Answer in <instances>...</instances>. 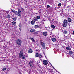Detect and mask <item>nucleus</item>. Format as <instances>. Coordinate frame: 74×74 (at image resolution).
<instances>
[{
  "label": "nucleus",
  "instance_id": "obj_1",
  "mask_svg": "<svg viewBox=\"0 0 74 74\" xmlns=\"http://www.w3.org/2000/svg\"><path fill=\"white\" fill-rule=\"evenodd\" d=\"M12 12L14 13L16 15H17L18 16H20V17H21V12L20 9H18V11H15L14 10H12Z\"/></svg>",
  "mask_w": 74,
  "mask_h": 74
},
{
  "label": "nucleus",
  "instance_id": "obj_2",
  "mask_svg": "<svg viewBox=\"0 0 74 74\" xmlns=\"http://www.w3.org/2000/svg\"><path fill=\"white\" fill-rule=\"evenodd\" d=\"M67 20L66 19L64 20L63 21V27H67Z\"/></svg>",
  "mask_w": 74,
  "mask_h": 74
},
{
  "label": "nucleus",
  "instance_id": "obj_3",
  "mask_svg": "<svg viewBox=\"0 0 74 74\" xmlns=\"http://www.w3.org/2000/svg\"><path fill=\"white\" fill-rule=\"evenodd\" d=\"M16 42L17 43V44L19 45L18 47H19L21 46V45L22 44V41L21 40L18 39L17 40Z\"/></svg>",
  "mask_w": 74,
  "mask_h": 74
},
{
  "label": "nucleus",
  "instance_id": "obj_4",
  "mask_svg": "<svg viewBox=\"0 0 74 74\" xmlns=\"http://www.w3.org/2000/svg\"><path fill=\"white\" fill-rule=\"evenodd\" d=\"M23 50L22 49L21 50L19 54V58H21L22 56H23Z\"/></svg>",
  "mask_w": 74,
  "mask_h": 74
},
{
  "label": "nucleus",
  "instance_id": "obj_5",
  "mask_svg": "<svg viewBox=\"0 0 74 74\" xmlns=\"http://www.w3.org/2000/svg\"><path fill=\"white\" fill-rule=\"evenodd\" d=\"M41 44L42 47L43 48V49H45V43L43 42H41Z\"/></svg>",
  "mask_w": 74,
  "mask_h": 74
},
{
  "label": "nucleus",
  "instance_id": "obj_6",
  "mask_svg": "<svg viewBox=\"0 0 74 74\" xmlns=\"http://www.w3.org/2000/svg\"><path fill=\"white\" fill-rule=\"evenodd\" d=\"M43 63L44 65H47L48 62L46 60H43Z\"/></svg>",
  "mask_w": 74,
  "mask_h": 74
},
{
  "label": "nucleus",
  "instance_id": "obj_7",
  "mask_svg": "<svg viewBox=\"0 0 74 74\" xmlns=\"http://www.w3.org/2000/svg\"><path fill=\"white\" fill-rule=\"evenodd\" d=\"M29 64L31 67V68H33V63L32 62L30 61L29 62Z\"/></svg>",
  "mask_w": 74,
  "mask_h": 74
},
{
  "label": "nucleus",
  "instance_id": "obj_8",
  "mask_svg": "<svg viewBox=\"0 0 74 74\" xmlns=\"http://www.w3.org/2000/svg\"><path fill=\"white\" fill-rule=\"evenodd\" d=\"M43 36H47L48 35L47 32H44L43 33Z\"/></svg>",
  "mask_w": 74,
  "mask_h": 74
},
{
  "label": "nucleus",
  "instance_id": "obj_9",
  "mask_svg": "<svg viewBox=\"0 0 74 74\" xmlns=\"http://www.w3.org/2000/svg\"><path fill=\"white\" fill-rule=\"evenodd\" d=\"M66 50H68V51H70L71 50V48H70L69 47H66Z\"/></svg>",
  "mask_w": 74,
  "mask_h": 74
},
{
  "label": "nucleus",
  "instance_id": "obj_10",
  "mask_svg": "<svg viewBox=\"0 0 74 74\" xmlns=\"http://www.w3.org/2000/svg\"><path fill=\"white\" fill-rule=\"evenodd\" d=\"M31 23L32 25H34L35 23V21L33 20L31 21Z\"/></svg>",
  "mask_w": 74,
  "mask_h": 74
},
{
  "label": "nucleus",
  "instance_id": "obj_11",
  "mask_svg": "<svg viewBox=\"0 0 74 74\" xmlns=\"http://www.w3.org/2000/svg\"><path fill=\"white\" fill-rule=\"evenodd\" d=\"M29 39L30 40L31 39V40L33 41V42H36V41H35L34 40V39H33V38H29Z\"/></svg>",
  "mask_w": 74,
  "mask_h": 74
},
{
  "label": "nucleus",
  "instance_id": "obj_12",
  "mask_svg": "<svg viewBox=\"0 0 74 74\" xmlns=\"http://www.w3.org/2000/svg\"><path fill=\"white\" fill-rule=\"evenodd\" d=\"M12 25H13V26H15V25H16V22H15V21H13L12 22Z\"/></svg>",
  "mask_w": 74,
  "mask_h": 74
},
{
  "label": "nucleus",
  "instance_id": "obj_13",
  "mask_svg": "<svg viewBox=\"0 0 74 74\" xmlns=\"http://www.w3.org/2000/svg\"><path fill=\"white\" fill-rule=\"evenodd\" d=\"M33 52V50L32 49H30L28 51V53H32Z\"/></svg>",
  "mask_w": 74,
  "mask_h": 74
},
{
  "label": "nucleus",
  "instance_id": "obj_14",
  "mask_svg": "<svg viewBox=\"0 0 74 74\" xmlns=\"http://www.w3.org/2000/svg\"><path fill=\"white\" fill-rule=\"evenodd\" d=\"M36 31V30L34 29H32L31 30L30 32L31 33H33V32H34Z\"/></svg>",
  "mask_w": 74,
  "mask_h": 74
},
{
  "label": "nucleus",
  "instance_id": "obj_15",
  "mask_svg": "<svg viewBox=\"0 0 74 74\" xmlns=\"http://www.w3.org/2000/svg\"><path fill=\"white\" fill-rule=\"evenodd\" d=\"M39 27V26L38 25H35L34 27V28H35V29H38V28Z\"/></svg>",
  "mask_w": 74,
  "mask_h": 74
},
{
  "label": "nucleus",
  "instance_id": "obj_16",
  "mask_svg": "<svg viewBox=\"0 0 74 74\" xmlns=\"http://www.w3.org/2000/svg\"><path fill=\"white\" fill-rule=\"evenodd\" d=\"M67 21L68 22H71V19L70 18H69L68 19Z\"/></svg>",
  "mask_w": 74,
  "mask_h": 74
},
{
  "label": "nucleus",
  "instance_id": "obj_17",
  "mask_svg": "<svg viewBox=\"0 0 74 74\" xmlns=\"http://www.w3.org/2000/svg\"><path fill=\"white\" fill-rule=\"evenodd\" d=\"M33 20L35 21H37V18L36 17H34L33 18Z\"/></svg>",
  "mask_w": 74,
  "mask_h": 74
},
{
  "label": "nucleus",
  "instance_id": "obj_18",
  "mask_svg": "<svg viewBox=\"0 0 74 74\" xmlns=\"http://www.w3.org/2000/svg\"><path fill=\"white\" fill-rule=\"evenodd\" d=\"M19 27H20L19 30H20V31H21V27H22V25H21V24H19Z\"/></svg>",
  "mask_w": 74,
  "mask_h": 74
},
{
  "label": "nucleus",
  "instance_id": "obj_19",
  "mask_svg": "<svg viewBox=\"0 0 74 74\" xmlns=\"http://www.w3.org/2000/svg\"><path fill=\"white\" fill-rule=\"evenodd\" d=\"M63 33H64V34H67V31L66 30H64L63 31Z\"/></svg>",
  "mask_w": 74,
  "mask_h": 74
},
{
  "label": "nucleus",
  "instance_id": "obj_20",
  "mask_svg": "<svg viewBox=\"0 0 74 74\" xmlns=\"http://www.w3.org/2000/svg\"><path fill=\"white\" fill-rule=\"evenodd\" d=\"M6 18L10 19V18H11V16H10V15H8L6 16Z\"/></svg>",
  "mask_w": 74,
  "mask_h": 74
},
{
  "label": "nucleus",
  "instance_id": "obj_21",
  "mask_svg": "<svg viewBox=\"0 0 74 74\" xmlns=\"http://www.w3.org/2000/svg\"><path fill=\"white\" fill-rule=\"evenodd\" d=\"M73 51H71L69 52V53L70 55H73Z\"/></svg>",
  "mask_w": 74,
  "mask_h": 74
},
{
  "label": "nucleus",
  "instance_id": "obj_22",
  "mask_svg": "<svg viewBox=\"0 0 74 74\" xmlns=\"http://www.w3.org/2000/svg\"><path fill=\"white\" fill-rule=\"evenodd\" d=\"M51 27H52V29H55V27L54 26V25H51Z\"/></svg>",
  "mask_w": 74,
  "mask_h": 74
},
{
  "label": "nucleus",
  "instance_id": "obj_23",
  "mask_svg": "<svg viewBox=\"0 0 74 74\" xmlns=\"http://www.w3.org/2000/svg\"><path fill=\"white\" fill-rule=\"evenodd\" d=\"M16 19H17V18H16V17H15L13 18V20L14 21H16Z\"/></svg>",
  "mask_w": 74,
  "mask_h": 74
},
{
  "label": "nucleus",
  "instance_id": "obj_24",
  "mask_svg": "<svg viewBox=\"0 0 74 74\" xmlns=\"http://www.w3.org/2000/svg\"><path fill=\"white\" fill-rule=\"evenodd\" d=\"M40 18H41V17H40V16H37V19H40Z\"/></svg>",
  "mask_w": 74,
  "mask_h": 74
},
{
  "label": "nucleus",
  "instance_id": "obj_25",
  "mask_svg": "<svg viewBox=\"0 0 74 74\" xmlns=\"http://www.w3.org/2000/svg\"><path fill=\"white\" fill-rule=\"evenodd\" d=\"M21 59H25V56H23L21 57Z\"/></svg>",
  "mask_w": 74,
  "mask_h": 74
},
{
  "label": "nucleus",
  "instance_id": "obj_26",
  "mask_svg": "<svg viewBox=\"0 0 74 74\" xmlns=\"http://www.w3.org/2000/svg\"><path fill=\"white\" fill-rule=\"evenodd\" d=\"M38 56L40 58H42V56L41 54H39Z\"/></svg>",
  "mask_w": 74,
  "mask_h": 74
},
{
  "label": "nucleus",
  "instance_id": "obj_27",
  "mask_svg": "<svg viewBox=\"0 0 74 74\" xmlns=\"http://www.w3.org/2000/svg\"><path fill=\"white\" fill-rule=\"evenodd\" d=\"M56 38H53L52 39V41H56Z\"/></svg>",
  "mask_w": 74,
  "mask_h": 74
},
{
  "label": "nucleus",
  "instance_id": "obj_28",
  "mask_svg": "<svg viewBox=\"0 0 74 74\" xmlns=\"http://www.w3.org/2000/svg\"><path fill=\"white\" fill-rule=\"evenodd\" d=\"M39 54H38V53H36L35 55V56L36 57H38V55Z\"/></svg>",
  "mask_w": 74,
  "mask_h": 74
},
{
  "label": "nucleus",
  "instance_id": "obj_29",
  "mask_svg": "<svg viewBox=\"0 0 74 74\" xmlns=\"http://www.w3.org/2000/svg\"><path fill=\"white\" fill-rule=\"evenodd\" d=\"M7 70V68H4L3 69L2 71H4V70Z\"/></svg>",
  "mask_w": 74,
  "mask_h": 74
},
{
  "label": "nucleus",
  "instance_id": "obj_30",
  "mask_svg": "<svg viewBox=\"0 0 74 74\" xmlns=\"http://www.w3.org/2000/svg\"><path fill=\"white\" fill-rule=\"evenodd\" d=\"M62 5V4L61 3H59L58 4V7H60Z\"/></svg>",
  "mask_w": 74,
  "mask_h": 74
},
{
  "label": "nucleus",
  "instance_id": "obj_31",
  "mask_svg": "<svg viewBox=\"0 0 74 74\" xmlns=\"http://www.w3.org/2000/svg\"><path fill=\"white\" fill-rule=\"evenodd\" d=\"M51 7V6L49 5H47V8H49V7Z\"/></svg>",
  "mask_w": 74,
  "mask_h": 74
},
{
  "label": "nucleus",
  "instance_id": "obj_32",
  "mask_svg": "<svg viewBox=\"0 0 74 74\" xmlns=\"http://www.w3.org/2000/svg\"><path fill=\"white\" fill-rule=\"evenodd\" d=\"M21 11L22 12H23L24 11V9L23 8H21Z\"/></svg>",
  "mask_w": 74,
  "mask_h": 74
},
{
  "label": "nucleus",
  "instance_id": "obj_33",
  "mask_svg": "<svg viewBox=\"0 0 74 74\" xmlns=\"http://www.w3.org/2000/svg\"><path fill=\"white\" fill-rule=\"evenodd\" d=\"M15 68H16L17 70H19V68L17 67H15Z\"/></svg>",
  "mask_w": 74,
  "mask_h": 74
},
{
  "label": "nucleus",
  "instance_id": "obj_34",
  "mask_svg": "<svg viewBox=\"0 0 74 74\" xmlns=\"http://www.w3.org/2000/svg\"><path fill=\"white\" fill-rule=\"evenodd\" d=\"M35 34H38V33L37 32H35Z\"/></svg>",
  "mask_w": 74,
  "mask_h": 74
},
{
  "label": "nucleus",
  "instance_id": "obj_35",
  "mask_svg": "<svg viewBox=\"0 0 74 74\" xmlns=\"http://www.w3.org/2000/svg\"><path fill=\"white\" fill-rule=\"evenodd\" d=\"M10 15H12V13H10Z\"/></svg>",
  "mask_w": 74,
  "mask_h": 74
},
{
  "label": "nucleus",
  "instance_id": "obj_36",
  "mask_svg": "<svg viewBox=\"0 0 74 74\" xmlns=\"http://www.w3.org/2000/svg\"><path fill=\"white\" fill-rule=\"evenodd\" d=\"M40 68L42 70H43V69H42V68H41V67H40Z\"/></svg>",
  "mask_w": 74,
  "mask_h": 74
},
{
  "label": "nucleus",
  "instance_id": "obj_37",
  "mask_svg": "<svg viewBox=\"0 0 74 74\" xmlns=\"http://www.w3.org/2000/svg\"><path fill=\"white\" fill-rule=\"evenodd\" d=\"M73 34H74V31H73Z\"/></svg>",
  "mask_w": 74,
  "mask_h": 74
},
{
  "label": "nucleus",
  "instance_id": "obj_38",
  "mask_svg": "<svg viewBox=\"0 0 74 74\" xmlns=\"http://www.w3.org/2000/svg\"><path fill=\"white\" fill-rule=\"evenodd\" d=\"M51 66H52V64H51L50 63Z\"/></svg>",
  "mask_w": 74,
  "mask_h": 74
},
{
  "label": "nucleus",
  "instance_id": "obj_39",
  "mask_svg": "<svg viewBox=\"0 0 74 74\" xmlns=\"http://www.w3.org/2000/svg\"><path fill=\"white\" fill-rule=\"evenodd\" d=\"M54 53H55V54H56V52H54Z\"/></svg>",
  "mask_w": 74,
  "mask_h": 74
},
{
  "label": "nucleus",
  "instance_id": "obj_40",
  "mask_svg": "<svg viewBox=\"0 0 74 74\" xmlns=\"http://www.w3.org/2000/svg\"><path fill=\"white\" fill-rule=\"evenodd\" d=\"M44 55H45V56L46 58H47V57H46V56H45V54H44Z\"/></svg>",
  "mask_w": 74,
  "mask_h": 74
},
{
  "label": "nucleus",
  "instance_id": "obj_41",
  "mask_svg": "<svg viewBox=\"0 0 74 74\" xmlns=\"http://www.w3.org/2000/svg\"><path fill=\"white\" fill-rule=\"evenodd\" d=\"M11 66H14L12 65H11Z\"/></svg>",
  "mask_w": 74,
  "mask_h": 74
},
{
  "label": "nucleus",
  "instance_id": "obj_42",
  "mask_svg": "<svg viewBox=\"0 0 74 74\" xmlns=\"http://www.w3.org/2000/svg\"><path fill=\"white\" fill-rule=\"evenodd\" d=\"M68 56H68V55L67 56V57H68Z\"/></svg>",
  "mask_w": 74,
  "mask_h": 74
},
{
  "label": "nucleus",
  "instance_id": "obj_43",
  "mask_svg": "<svg viewBox=\"0 0 74 74\" xmlns=\"http://www.w3.org/2000/svg\"><path fill=\"white\" fill-rule=\"evenodd\" d=\"M63 53H62V55H63Z\"/></svg>",
  "mask_w": 74,
  "mask_h": 74
},
{
  "label": "nucleus",
  "instance_id": "obj_44",
  "mask_svg": "<svg viewBox=\"0 0 74 74\" xmlns=\"http://www.w3.org/2000/svg\"><path fill=\"white\" fill-rule=\"evenodd\" d=\"M25 1V0L24 1Z\"/></svg>",
  "mask_w": 74,
  "mask_h": 74
},
{
  "label": "nucleus",
  "instance_id": "obj_45",
  "mask_svg": "<svg viewBox=\"0 0 74 74\" xmlns=\"http://www.w3.org/2000/svg\"><path fill=\"white\" fill-rule=\"evenodd\" d=\"M68 57H69V56H68Z\"/></svg>",
  "mask_w": 74,
  "mask_h": 74
}]
</instances>
